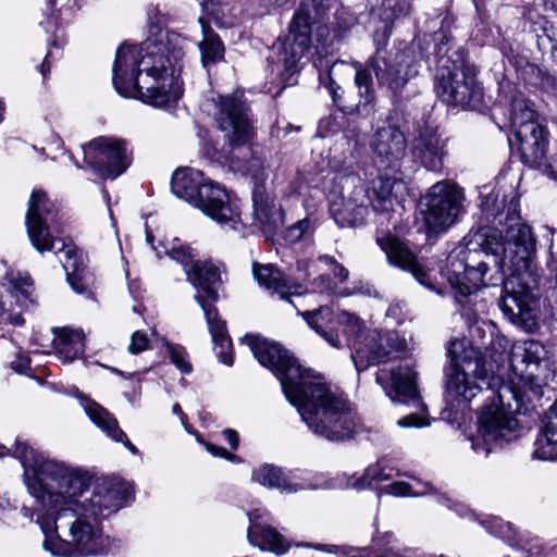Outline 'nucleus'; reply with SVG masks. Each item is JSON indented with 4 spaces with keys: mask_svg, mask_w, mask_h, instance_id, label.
<instances>
[{
    "mask_svg": "<svg viewBox=\"0 0 557 557\" xmlns=\"http://www.w3.org/2000/svg\"><path fill=\"white\" fill-rule=\"evenodd\" d=\"M515 387L502 384L497 394L491 391V404L485 405L479 419L472 449L487 457L497 446L513 441L518 435V420L512 414L510 399L518 401V391L543 395V387L554 377L555 370L548 351L537 341H520L511 346L509 357Z\"/></svg>",
    "mask_w": 557,
    "mask_h": 557,
    "instance_id": "39448f33",
    "label": "nucleus"
},
{
    "mask_svg": "<svg viewBox=\"0 0 557 557\" xmlns=\"http://www.w3.org/2000/svg\"><path fill=\"white\" fill-rule=\"evenodd\" d=\"M32 282L21 272L9 271L0 284V324L22 325L28 307Z\"/></svg>",
    "mask_w": 557,
    "mask_h": 557,
    "instance_id": "4468645a",
    "label": "nucleus"
},
{
    "mask_svg": "<svg viewBox=\"0 0 557 557\" xmlns=\"http://www.w3.org/2000/svg\"><path fill=\"white\" fill-rule=\"evenodd\" d=\"M253 276L260 286L277 295L280 299H287L295 293L292 285L284 278L282 272L272 264H253Z\"/></svg>",
    "mask_w": 557,
    "mask_h": 557,
    "instance_id": "473e14b6",
    "label": "nucleus"
},
{
    "mask_svg": "<svg viewBox=\"0 0 557 557\" xmlns=\"http://www.w3.org/2000/svg\"><path fill=\"white\" fill-rule=\"evenodd\" d=\"M397 423L401 428H421L429 424L428 420L424 417L418 414H408L399 419Z\"/></svg>",
    "mask_w": 557,
    "mask_h": 557,
    "instance_id": "de8ad7c7",
    "label": "nucleus"
},
{
    "mask_svg": "<svg viewBox=\"0 0 557 557\" xmlns=\"http://www.w3.org/2000/svg\"><path fill=\"white\" fill-rule=\"evenodd\" d=\"M186 275L197 290L194 298L203 310L216 357L222 363L232 366V342L226 323L214 307L219 299L218 287L221 283L219 268L211 262L197 260L186 270Z\"/></svg>",
    "mask_w": 557,
    "mask_h": 557,
    "instance_id": "9d476101",
    "label": "nucleus"
},
{
    "mask_svg": "<svg viewBox=\"0 0 557 557\" xmlns=\"http://www.w3.org/2000/svg\"><path fill=\"white\" fill-rule=\"evenodd\" d=\"M26 366H27V361L23 360V362L18 367H15V368L18 370V372H22L23 368H26Z\"/></svg>",
    "mask_w": 557,
    "mask_h": 557,
    "instance_id": "0e129e2a",
    "label": "nucleus"
},
{
    "mask_svg": "<svg viewBox=\"0 0 557 557\" xmlns=\"http://www.w3.org/2000/svg\"><path fill=\"white\" fill-rule=\"evenodd\" d=\"M223 436L232 447V449H236L238 447L239 438L236 431L226 429L223 431Z\"/></svg>",
    "mask_w": 557,
    "mask_h": 557,
    "instance_id": "4d7b16f0",
    "label": "nucleus"
},
{
    "mask_svg": "<svg viewBox=\"0 0 557 557\" xmlns=\"http://www.w3.org/2000/svg\"><path fill=\"white\" fill-rule=\"evenodd\" d=\"M185 48V39L169 30H160L139 48L122 45L112 70L115 90L157 108L176 103L183 95L181 71Z\"/></svg>",
    "mask_w": 557,
    "mask_h": 557,
    "instance_id": "20e7f679",
    "label": "nucleus"
},
{
    "mask_svg": "<svg viewBox=\"0 0 557 557\" xmlns=\"http://www.w3.org/2000/svg\"><path fill=\"white\" fill-rule=\"evenodd\" d=\"M371 148L380 171H399L406 156L407 143L398 127L389 124L377 127L371 140Z\"/></svg>",
    "mask_w": 557,
    "mask_h": 557,
    "instance_id": "6ab92c4d",
    "label": "nucleus"
},
{
    "mask_svg": "<svg viewBox=\"0 0 557 557\" xmlns=\"http://www.w3.org/2000/svg\"><path fill=\"white\" fill-rule=\"evenodd\" d=\"M149 339L146 333L136 331L131 337L128 345V351L133 355H137L148 348Z\"/></svg>",
    "mask_w": 557,
    "mask_h": 557,
    "instance_id": "c03bdc74",
    "label": "nucleus"
},
{
    "mask_svg": "<svg viewBox=\"0 0 557 557\" xmlns=\"http://www.w3.org/2000/svg\"><path fill=\"white\" fill-rule=\"evenodd\" d=\"M505 232L490 230L480 235V250L461 247L447 258V277L456 289V300L465 308L473 306L474 315L484 312L478 304L482 286L503 283L499 308L517 327L534 332L539 327V301L529 285L536 255V238L531 226L520 221L517 203L511 201Z\"/></svg>",
    "mask_w": 557,
    "mask_h": 557,
    "instance_id": "f03ea898",
    "label": "nucleus"
},
{
    "mask_svg": "<svg viewBox=\"0 0 557 557\" xmlns=\"http://www.w3.org/2000/svg\"><path fill=\"white\" fill-rule=\"evenodd\" d=\"M543 34L546 36L552 42H554L553 48L557 46V29L554 27L553 24L545 21L543 26Z\"/></svg>",
    "mask_w": 557,
    "mask_h": 557,
    "instance_id": "6e6d98bb",
    "label": "nucleus"
},
{
    "mask_svg": "<svg viewBox=\"0 0 557 557\" xmlns=\"http://www.w3.org/2000/svg\"><path fill=\"white\" fill-rule=\"evenodd\" d=\"M488 523L490 524L486 527V529L495 536L506 537L508 535V531L510 530L509 523L504 522L498 518H493Z\"/></svg>",
    "mask_w": 557,
    "mask_h": 557,
    "instance_id": "49530a36",
    "label": "nucleus"
},
{
    "mask_svg": "<svg viewBox=\"0 0 557 557\" xmlns=\"http://www.w3.org/2000/svg\"><path fill=\"white\" fill-rule=\"evenodd\" d=\"M445 147L446 140L435 129L425 128L414 140L413 153L424 168L438 171L443 166Z\"/></svg>",
    "mask_w": 557,
    "mask_h": 557,
    "instance_id": "c85d7f7f",
    "label": "nucleus"
},
{
    "mask_svg": "<svg viewBox=\"0 0 557 557\" xmlns=\"http://www.w3.org/2000/svg\"><path fill=\"white\" fill-rule=\"evenodd\" d=\"M449 364L445 369L446 399L468 403L484 388L491 389L496 379L488 377L482 352L467 339H456L448 348Z\"/></svg>",
    "mask_w": 557,
    "mask_h": 557,
    "instance_id": "1a4fd4ad",
    "label": "nucleus"
},
{
    "mask_svg": "<svg viewBox=\"0 0 557 557\" xmlns=\"http://www.w3.org/2000/svg\"><path fill=\"white\" fill-rule=\"evenodd\" d=\"M409 8L408 0H384L380 9V17L385 23H392L394 20L406 15Z\"/></svg>",
    "mask_w": 557,
    "mask_h": 557,
    "instance_id": "58836bf2",
    "label": "nucleus"
},
{
    "mask_svg": "<svg viewBox=\"0 0 557 557\" xmlns=\"http://www.w3.org/2000/svg\"><path fill=\"white\" fill-rule=\"evenodd\" d=\"M543 166L545 168V171L549 176L557 180V153L552 157L549 162L545 161V164Z\"/></svg>",
    "mask_w": 557,
    "mask_h": 557,
    "instance_id": "13d9d810",
    "label": "nucleus"
},
{
    "mask_svg": "<svg viewBox=\"0 0 557 557\" xmlns=\"http://www.w3.org/2000/svg\"><path fill=\"white\" fill-rule=\"evenodd\" d=\"M366 191L362 186H354L347 194L331 200L330 211L335 222L342 226H357L364 222L368 208L364 203Z\"/></svg>",
    "mask_w": 557,
    "mask_h": 557,
    "instance_id": "b1692460",
    "label": "nucleus"
},
{
    "mask_svg": "<svg viewBox=\"0 0 557 557\" xmlns=\"http://www.w3.org/2000/svg\"><path fill=\"white\" fill-rule=\"evenodd\" d=\"M22 446H26L29 450H32V451H34L35 454H37V455H39V456H41V457L46 458L44 455H41L40 453H38L37 450H35L33 447H30L26 442H23V441H21V440H16V442H15V444H14V449H13V450H12L11 448L5 447L4 445H0V458H2V457H4V456H7V455H9V454H12V455H13V457H15V458H16V459H18L20 461H22V459H21V458H18V457L16 456L17 450H20V448H21ZM21 463H23V462H21ZM22 467L24 468V465H22Z\"/></svg>",
    "mask_w": 557,
    "mask_h": 557,
    "instance_id": "8fccbe9b",
    "label": "nucleus"
},
{
    "mask_svg": "<svg viewBox=\"0 0 557 557\" xmlns=\"http://www.w3.org/2000/svg\"><path fill=\"white\" fill-rule=\"evenodd\" d=\"M166 350L171 361L177 369L183 373H189L191 371V364L185 359V349L182 346L168 344Z\"/></svg>",
    "mask_w": 557,
    "mask_h": 557,
    "instance_id": "79ce46f5",
    "label": "nucleus"
},
{
    "mask_svg": "<svg viewBox=\"0 0 557 557\" xmlns=\"http://www.w3.org/2000/svg\"><path fill=\"white\" fill-rule=\"evenodd\" d=\"M255 358L280 380L288 401L318 436L339 442L350 438L356 421L347 399L313 371L304 369L281 345L259 335L243 338Z\"/></svg>",
    "mask_w": 557,
    "mask_h": 557,
    "instance_id": "7ed1b4c3",
    "label": "nucleus"
},
{
    "mask_svg": "<svg viewBox=\"0 0 557 557\" xmlns=\"http://www.w3.org/2000/svg\"><path fill=\"white\" fill-rule=\"evenodd\" d=\"M54 348L61 360L72 362L84 354V334L79 330L62 327L54 330Z\"/></svg>",
    "mask_w": 557,
    "mask_h": 557,
    "instance_id": "72a5a7b5",
    "label": "nucleus"
},
{
    "mask_svg": "<svg viewBox=\"0 0 557 557\" xmlns=\"http://www.w3.org/2000/svg\"><path fill=\"white\" fill-rule=\"evenodd\" d=\"M302 317L312 330L336 348L342 346L338 327H344V332L350 334L361 331V321L358 317L346 311L334 317L332 309L329 307L306 311Z\"/></svg>",
    "mask_w": 557,
    "mask_h": 557,
    "instance_id": "aec40b11",
    "label": "nucleus"
},
{
    "mask_svg": "<svg viewBox=\"0 0 557 557\" xmlns=\"http://www.w3.org/2000/svg\"><path fill=\"white\" fill-rule=\"evenodd\" d=\"M55 255L63 265L67 282L73 290L77 294L88 292L94 283V277L87 269L86 257L83 252L73 243L62 240L61 247L55 250Z\"/></svg>",
    "mask_w": 557,
    "mask_h": 557,
    "instance_id": "393cba45",
    "label": "nucleus"
},
{
    "mask_svg": "<svg viewBox=\"0 0 557 557\" xmlns=\"http://www.w3.org/2000/svg\"><path fill=\"white\" fill-rule=\"evenodd\" d=\"M206 180L202 172L198 170L178 169L172 175L171 188L176 197L193 205Z\"/></svg>",
    "mask_w": 557,
    "mask_h": 557,
    "instance_id": "2f4dec72",
    "label": "nucleus"
},
{
    "mask_svg": "<svg viewBox=\"0 0 557 557\" xmlns=\"http://www.w3.org/2000/svg\"><path fill=\"white\" fill-rule=\"evenodd\" d=\"M392 479L391 470H386L380 462L366 468L363 473L359 476L352 475L347 486L355 490H364L371 487L374 483H382Z\"/></svg>",
    "mask_w": 557,
    "mask_h": 557,
    "instance_id": "4c0bfd02",
    "label": "nucleus"
},
{
    "mask_svg": "<svg viewBox=\"0 0 557 557\" xmlns=\"http://www.w3.org/2000/svg\"><path fill=\"white\" fill-rule=\"evenodd\" d=\"M172 411H173V413H175V414H177L180 417V419L182 421V424L186 426V422H185L186 416L183 412L181 406L178 404H174L173 408H172Z\"/></svg>",
    "mask_w": 557,
    "mask_h": 557,
    "instance_id": "bf43d9fd",
    "label": "nucleus"
},
{
    "mask_svg": "<svg viewBox=\"0 0 557 557\" xmlns=\"http://www.w3.org/2000/svg\"><path fill=\"white\" fill-rule=\"evenodd\" d=\"M346 112H339L323 119L319 123V129L323 135H334L343 131L346 123Z\"/></svg>",
    "mask_w": 557,
    "mask_h": 557,
    "instance_id": "a19ab883",
    "label": "nucleus"
},
{
    "mask_svg": "<svg viewBox=\"0 0 557 557\" xmlns=\"http://www.w3.org/2000/svg\"><path fill=\"white\" fill-rule=\"evenodd\" d=\"M345 65L344 62L334 63L329 70V90L332 96L334 103L343 111L348 114L359 113L368 114L373 107L374 90L372 88V78L368 69L359 62L355 63V85L358 89L359 101L357 103H347L343 100V90L339 85L333 79L332 75L338 66Z\"/></svg>",
    "mask_w": 557,
    "mask_h": 557,
    "instance_id": "412c9836",
    "label": "nucleus"
},
{
    "mask_svg": "<svg viewBox=\"0 0 557 557\" xmlns=\"http://www.w3.org/2000/svg\"><path fill=\"white\" fill-rule=\"evenodd\" d=\"M251 480L267 488L288 494L325 487L324 483L317 482L313 478L294 480L287 476L281 468L270 463L255 468L251 473Z\"/></svg>",
    "mask_w": 557,
    "mask_h": 557,
    "instance_id": "5701e85b",
    "label": "nucleus"
},
{
    "mask_svg": "<svg viewBox=\"0 0 557 557\" xmlns=\"http://www.w3.org/2000/svg\"><path fill=\"white\" fill-rule=\"evenodd\" d=\"M535 111L523 97H515L511 102L510 122L513 135L527 125L541 126L535 120Z\"/></svg>",
    "mask_w": 557,
    "mask_h": 557,
    "instance_id": "c9c22d12",
    "label": "nucleus"
},
{
    "mask_svg": "<svg viewBox=\"0 0 557 557\" xmlns=\"http://www.w3.org/2000/svg\"><path fill=\"white\" fill-rule=\"evenodd\" d=\"M352 550H354L352 548H350L349 550H347V549H342V553H343V555H344V556H348V557H350V553H351Z\"/></svg>",
    "mask_w": 557,
    "mask_h": 557,
    "instance_id": "338daca9",
    "label": "nucleus"
},
{
    "mask_svg": "<svg viewBox=\"0 0 557 557\" xmlns=\"http://www.w3.org/2000/svg\"><path fill=\"white\" fill-rule=\"evenodd\" d=\"M113 372L124 376V377H131V374L129 375H125L122 371L117 370V369H112Z\"/></svg>",
    "mask_w": 557,
    "mask_h": 557,
    "instance_id": "69168bd1",
    "label": "nucleus"
},
{
    "mask_svg": "<svg viewBox=\"0 0 557 557\" xmlns=\"http://www.w3.org/2000/svg\"><path fill=\"white\" fill-rule=\"evenodd\" d=\"M372 182V194L369 196L373 210L380 213H388L394 210L397 202L394 189L403 185L401 180L391 176L389 171Z\"/></svg>",
    "mask_w": 557,
    "mask_h": 557,
    "instance_id": "7c9ffc66",
    "label": "nucleus"
},
{
    "mask_svg": "<svg viewBox=\"0 0 557 557\" xmlns=\"http://www.w3.org/2000/svg\"><path fill=\"white\" fill-rule=\"evenodd\" d=\"M199 22L202 25L203 35V38L199 44V49L201 52V62L203 66L207 67L223 58L224 47L219 36L205 23L202 17L199 18Z\"/></svg>",
    "mask_w": 557,
    "mask_h": 557,
    "instance_id": "f704fd0d",
    "label": "nucleus"
},
{
    "mask_svg": "<svg viewBox=\"0 0 557 557\" xmlns=\"http://www.w3.org/2000/svg\"><path fill=\"white\" fill-rule=\"evenodd\" d=\"M343 333H344L347 337L354 336V337H355V339H354V341H356V339H357L356 334H350L349 332L347 333V332H344V331H343ZM352 343H355V342H352ZM348 346H351V349L354 350V344L348 343Z\"/></svg>",
    "mask_w": 557,
    "mask_h": 557,
    "instance_id": "e2e57ef3",
    "label": "nucleus"
},
{
    "mask_svg": "<svg viewBox=\"0 0 557 557\" xmlns=\"http://www.w3.org/2000/svg\"><path fill=\"white\" fill-rule=\"evenodd\" d=\"M367 64L374 72L380 86L386 87L394 96L399 94L408 81L418 73L410 55L405 52L394 59H387L377 49Z\"/></svg>",
    "mask_w": 557,
    "mask_h": 557,
    "instance_id": "f3484780",
    "label": "nucleus"
},
{
    "mask_svg": "<svg viewBox=\"0 0 557 557\" xmlns=\"http://www.w3.org/2000/svg\"><path fill=\"white\" fill-rule=\"evenodd\" d=\"M214 121L230 147L228 159L234 170L242 171L255 181L252 189L253 213L263 232H274L282 224V211L267 191L263 182L268 178L264 162L252 157L246 163L234 152L250 145L255 131L248 116V108L243 95L220 96L216 101Z\"/></svg>",
    "mask_w": 557,
    "mask_h": 557,
    "instance_id": "423d86ee",
    "label": "nucleus"
},
{
    "mask_svg": "<svg viewBox=\"0 0 557 557\" xmlns=\"http://www.w3.org/2000/svg\"><path fill=\"white\" fill-rule=\"evenodd\" d=\"M16 509V506L5 496L0 494V518Z\"/></svg>",
    "mask_w": 557,
    "mask_h": 557,
    "instance_id": "5fc2aeb1",
    "label": "nucleus"
},
{
    "mask_svg": "<svg viewBox=\"0 0 557 557\" xmlns=\"http://www.w3.org/2000/svg\"><path fill=\"white\" fill-rule=\"evenodd\" d=\"M75 397L78 399L79 405L90 421L108 437L114 442L122 443L133 455L138 454L137 447L127 438V435L119 426L117 420L112 413L78 391H76Z\"/></svg>",
    "mask_w": 557,
    "mask_h": 557,
    "instance_id": "a878e982",
    "label": "nucleus"
},
{
    "mask_svg": "<svg viewBox=\"0 0 557 557\" xmlns=\"http://www.w3.org/2000/svg\"><path fill=\"white\" fill-rule=\"evenodd\" d=\"M434 493L433 486L428 482L417 481L416 485H411L405 481H394L383 486L377 492L380 498L383 494L396 497H421Z\"/></svg>",
    "mask_w": 557,
    "mask_h": 557,
    "instance_id": "e433bc0d",
    "label": "nucleus"
},
{
    "mask_svg": "<svg viewBox=\"0 0 557 557\" xmlns=\"http://www.w3.org/2000/svg\"><path fill=\"white\" fill-rule=\"evenodd\" d=\"M376 242L392 265L410 272L422 285L428 284V274L405 243L392 235L377 237Z\"/></svg>",
    "mask_w": 557,
    "mask_h": 557,
    "instance_id": "bb28decb",
    "label": "nucleus"
},
{
    "mask_svg": "<svg viewBox=\"0 0 557 557\" xmlns=\"http://www.w3.org/2000/svg\"><path fill=\"white\" fill-rule=\"evenodd\" d=\"M206 448L207 450L213 455L214 457H222V458H226V459H230L232 461H235L238 459V457L236 455H233L231 453H228L226 449H224L223 447H219V446H215L213 444H206Z\"/></svg>",
    "mask_w": 557,
    "mask_h": 557,
    "instance_id": "603ef678",
    "label": "nucleus"
},
{
    "mask_svg": "<svg viewBox=\"0 0 557 557\" xmlns=\"http://www.w3.org/2000/svg\"><path fill=\"white\" fill-rule=\"evenodd\" d=\"M109 214H110V219H111L113 225L115 226V221L113 219L112 210L110 208H109Z\"/></svg>",
    "mask_w": 557,
    "mask_h": 557,
    "instance_id": "774afa93",
    "label": "nucleus"
},
{
    "mask_svg": "<svg viewBox=\"0 0 557 557\" xmlns=\"http://www.w3.org/2000/svg\"><path fill=\"white\" fill-rule=\"evenodd\" d=\"M357 339L354 343L351 359L357 371H363L372 364L386 362L398 358V354L407 348V342L395 331L379 332L376 330L363 333H355Z\"/></svg>",
    "mask_w": 557,
    "mask_h": 557,
    "instance_id": "f8f14e48",
    "label": "nucleus"
},
{
    "mask_svg": "<svg viewBox=\"0 0 557 557\" xmlns=\"http://www.w3.org/2000/svg\"><path fill=\"white\" fill-rule=\"evenodd\" d=\"M310 222L308 220H301L297 224H295L293 227H290V236L295 239H299L305 232L309 228Z\"/></svg>",
    "mask_w": 557,
    "mask_h": 557,
    "instance_id": "864d4df0",
    "label": "nucleus"
},
{
    "mask_svg": "<svg viewBox=\"0 0 557 557\" xmlns=\"http://www.w3.org/2000/svg\"><path fill=\"white\" fill-rule=\"evenodd\" d=\"M436 499L438 503L446 505L448 508L455 510L458 515L462 517H467L468 515L471 513L470 509L466 505L458 502H453L443 494H436Z\"/></svg>",
    "mask_w": 557,
    "mask_h": 557,
    "instance_id": "a18cd8bd",
    "label": "nucleus"
},
{
    "mask_svg": "<svg viewBox=\"0 0 557 557\" xmlns=\"http://www.w3.org/2000/svg\"><path fill=\"white\" fill-rule=\"evenodd\" d=\"M84 160L99 175L114 180L129 165L125 141L101 136L83 147Z\"/></svg>",
    "mask_w": 557,
    "mask_h": 557,
    "instance_id": "ddd939ff",
    "label": "nucleus"
},
{
    "mask_svg": "<svg viewBox=\"0 0 557 557\" xmlns=\"http://www.w3.org/2000/svg\"><path fill=\"white\" fill-rule=\"evenodd\" d=\"M418 373L409 361L382 368L376 372L375 381L384 389L386 396L398 403H420L417 386Z\"/></svg>",
    "mask_w": 557,
    "mask_h": 557,
    "instance_id": "dca6fc26",
    "label": "nucleus"
},
{
    "mask_svg": "<svg viewBox=\"0 0 557 557\" xmlns=\"http://www.w3.org/2000/svg\"><path fill=\"white\" fill-rule=\"evenodd\" d=\"M435 40L436 95L451 107L476 108L482 99V88L472 69L466 65L462 52L451 51L450 38L443 30L435 34Z\"/></svg>",
    "mask_w": 557,
    "mask_h": 557,
    "instance_id": "0eeeda50",
    "label": "nucleus"
},
{
    "mask_svg": "<svg viewBox=\"0 0 557 557\" xmlns=\"http://www.w3.org/2000/svg\"><path fill=\"white\" fill-rule=\"evenodd\" d=\"M53 212V203L41 189L32 193L26 212V227L33 246L39 251H50L54 240L49 231V221Z\"/></svg>",
    "mask_w": 557,
    "mask_h": 557,
    "instance_id": "a211bd4d",
    "label": "nucleus"
},
{
    "mask_svg": "<svg viewBox=\"0 0 557 557\" xmlns=\"http://www.w3.org/2000/svg\"><path fill=\"white\" fill-rule=\"evenodd\" d=\"M405 307V304L401 301L391 304L386 311V317L396 321H400L404 317Z\"/></svg>",
    "mask_w": 557,
    "mask_h": 557,
    "instance_id": "3c124183",
    "label": "nucleus"
},
{
    "mask_svg": "<svg viewBox=\"0 0 557 557\" xmlns=\"http://www.w3.org/2000/svg\"><path fill=\"white\" fill-rule=\"evenodd\" d=\"M329 9L330 0H301L289 23L288 36L273 46L268 60L284 84H296L299 62L310 47L312 24L322 21Z\"/></svg>",
    "mask_w": 557,
    "mask_h": 557,
    "instance_id": "6e6552de",
    "label": "nucleus"
},
{
    "mask_svg": "<svg viewBox=\"0 0 557 557\" xmlns=\"http://www.w3.org/2000/svg\"><path fill=\"white\" fill-rule=\"evenodd\" d=\"M49 55H50L49 53L46 55V59L44 60V62L40 66V72H41L42 76H46L47 73H49V71H50V64L48 62Z\"/></svg>",
    "mask_w": 557,
    "mask_h": 557,
    "instance_id": "052dcab7",
    "label": "nucleus"
},
{
    "mask_svg": "<svg viewBox=\"0 0 557 557\" xmlns=\"http://www.w3.org/2000/svg\"><path fill=\"white\" fill-rule=\"evenodd\" d=\"M269 512L264 508H257L248 512L249 527L247 537L251 545L276 555L285 554L289 542L276 529L267 523Z\"/></svg>",
    "mask_w": 557,
    "mask_h": 557,
    "instance_id": "4be33fe9",
    "label": "nucleus"
},
{
    "mask_svg": "<svg viewBox=\"0 0 557 557\" xmlns=\"http://www.w3.org/2000/svg\"><path fill=\"white\" fill-rule=\"evenodd\" d=\"M21 513L23 515L24 518L28 519L29 521H32L34 519V512L30 508L24 506L22 509H21Z\"/></svg>",
    "mask_w": 557,
    "mask_h": 557,
    "instance_id": "680f3d73",
    "label": "nucleus"
},
{
    "mask_svg": "<svg viewBox=\"0 0 557 557\" xmlns=\"http://www.w3.org/2000/svg\"><path fill=\"white\" fill-rule=\"evenodd\" d=\"M319 259L332 267L334 276L338 277L341 282H344L347 278L348 271L342 264L337 263L332 257L321 256Z\"/></svg>",
    "mask_w": 557,
    "mask_h": 557,
    "instance_id": "09e8293b",
    "label": "nucleus"
},
{
    "mask_svg": "<svg viewBox=\"0 0 557 557\" xmlns=\"http://www.w3.org/2000/svg\"><path fill=\"white\" fill-rule=\"evenodd\" d=\"M16 456L24 465L28 493L46 508L36 519L45 534V550L57 557L107 554L110 541L101 521L121 507L119 491L101 485L86 497L89 476L83 470L44 458L26 446Z\"/></svg>",
    "mask_w": 557,
    "mask_h": 557,
    "instance_id": "f257e3e1",
    "label": "nucleus"
},
{
    "mask_svg": "<svg viewBox=\"0 0 557 557\" xmlns=\"http://www.w3.org/2000/svg\"><path fill=\"white\" fill-rule=\"evenodd\" d=\"M386 545L387 547L376 557H411L412 555L410 549H404V554H401V547L394 534H386Z\"/></svg>",
    "mask_w": 557,
    "mask_h": 557,
    "instance_id": "37998d69",
    "label": "nucleus"
},
{
    "mask_svg": "<svg viewBox=\"0 0 557 557\" xmlns=\"http://www.w3.org/2000/svg\"><path fill=\"white\" fill-rule=\"evenodd\" d=\"M465 196L460 187L449 181L434 184L422 199L423 220L429 232L442 233L454 225L463 210Z\"/></svg>",
    "mask_w": 557,
    "mask_h": 557,
    "instance_id": "9b49d317",
    "label": "nucleus"
},
{
    "mask_svg": "<svg viewBox=\"0 0 557 557\" xmlns=\"http://www.w3.org/2000/svg\"><path fill=\"white\" fill-rule=\"evenodd\" d=\"M193 206L220 225H228L230 228L237 231L242 224L240 213L231 203L225 188L209 178L200 187Z\"/></svg>",
    "mask_w": 557,
    "mask_h": 557,
    "instance_id": "2eb2a0df",
    "label": "nucleus"
},
{
    "mask_svg": "<svg viewBox=\"0 0 557 557\" xmlns=\"http://www.w3.org/2000/svg\"><path fill=\"white\" fill-rule=\"evenodd\" d=\"M532 458L544 461L557 460V401L546 411L543 428L539 433Z\"/></svg>",
    "mask_w": 557,
    "mask_h": 557,
    "instance_id": "c756f323",
    "label": "nucleus"
},
{
    "mask_svg": "<svg viewBox=\"0 0 557 557\" xmlns=\"http://www.w3.org/2000/svg\"><path fill=\"white\" fill-rule=\"evenodd\" d=\"M166 253L171 259L177 261L184 267V270L190 269L193 263V250L190 247L181 244L178 240L172 244L171 247L166 248Z\"/></svg>",
    "mask_w": 557,
    "mask_h": 557,
    "instance_id": "ea45409f",
    "label": "nucleus"
},
{
    "mask_svg": "<svg viewBox=\"0 0 557 557\" xmlns=\"http://www.w3.org/2000/svg\"><path fill=\"white\" fill-rule=\"evenodd\" d=\"M522 161L532 168H542L546 161L547 132L541 126L527 125L515 135Z\"/></svg>",
    "mask_w": 557,
    "mask_h": 557,
    "instance_id": "cd10ccee",
    "label": "nucleus"
}]
</instances>
